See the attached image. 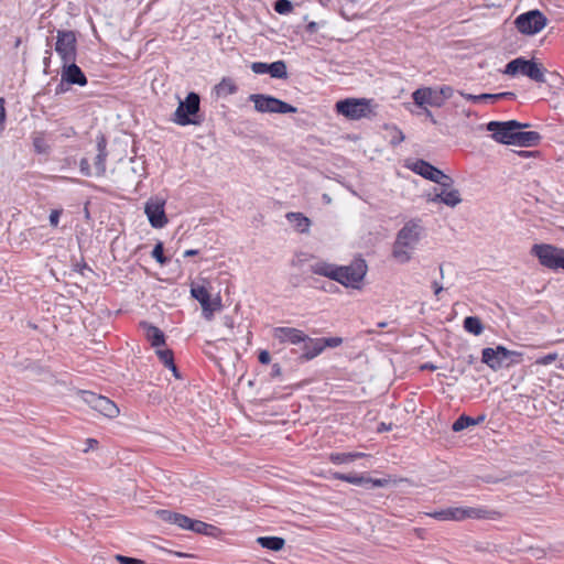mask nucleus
I'll list each match as a JSON object with an SVG mask.
<instances>
[{"instance_id": "nucleus-30", "label": "nucleus", "mask_w": 564, "mask_h": 564, "mask_svg": "<svg viewBox=\"0 0 564 564\" xmlns=\"http://www.w3.org/2000/svg\"><path fill=\"white\" fill-rule=\"evenodd\" d=\"M189 531L207 536H216L220 532L217 527L195 519L192 521Z\"/></svg>"}, {"instance_id": "nucleus-47", "label": "nucleus", "mask_w": 564, "mask_h": 564, "mask_svg": "<svg viewBox=\"0 0 564 564\" xmlns=\"http://www.w3.org/2000/svg\"><path fill=\"white\" fill-rule=\"evenodd\" d=\"M116 560L120 563V564H147L144 561L142 560H139V558H135V557H129V556H124V555H117L116 556Z\"/></svg>"}, {"instance_id": "nucleus-42", "label": "nucleus", "mask_w": 564, "mask_h": 564, "mask_svg": "<svg viewBox=\"0 0 564 564\" xmlns=\"http://www.w3.org/2000/svg\"><path fill=\"white\" fill-rule=\"evenodd\" d=\"M159 359L164 364L165 367L173 366L174 355L171 349H156Z\"/></svg>"}, {"instance_id": "nucleus-10", "label": "nucleus", "mask_w": 564, "mask_h": 564, "mask_svg": "<svg viewBox=\"0 0 564 564\" xmlns=\"http://www.w3.org/2000/svg\"><path fill=\"white\" fill-rule=\"evenodd\" d=\"M80 395L86 404L101 415L108 419H115L119 415L120 410L118 405L109 398L97 394L93 391H82Z\"/></svg>"}, {"instance_id": "nucleus-6", "label": "nucleus", "mask_w": 564, "mask_h": 564, "mask_svg": "<svg viewBox=\"0 0 564 564\" xmlns=\"http://www.w3.org/2000/svg\"><path fill=\"white\" fill-rule=\"evenodd\" d=\"M530 123L518 120L489 121L486 124L487 131L491 132V138L501 144L511 145L516 130L529 128Z\"/></svg>"}, {"instance_id": "nucleus-55", "label": "nucleus", "mask_w": 564, "mask_h": 564, "mask_svg": "<svg viewBox=\"0 0 564 564\" xmlns=\"http://www.w3.org/2000/svg\"><path fill=\"white\" fill-rule=\"evenodd\" d=\"M282 375V368L279 364H273L271 368V377H280Z\"/></svg>"}, {"instance_id": "nucleus-40", "label": "nucleus", "mask_w": 564, "mask_h": 564, "mask_svg": "<svg viewBox=\"0 0 564 564\" xmlns=\"http://www.w3.org/2000/svg\"><path fill=\"white\" fill-rule=\"evenodd\" d=\"M151 256L159 262L164 265L169 262V258L164 256V245L162 241H158L151 252Z\"/></svg>"}, {"instance_id": "nucleus-5", "label": "nucleus", "mask_w": 564, "mask_h": 564, "mask_svg": "<svg viewBox=\"0 0 564 564\" xmlns=\"http://www.w3.org/2000/svg\"><path fill=\"white\" fill-rule=\"evenodd\" d=\"M337 113L349 120H359L375 116L371 100L366 98H345L335 104Z\"/></svg>"}, {"instance_id": "nucleus-38", "label": "nucleus", "mask_w": 564, "mask_h": 564, "mask_svg": "<svg viewBox=\"0 0 564 564\" xmlns=\"http://www.w3.org/2000/svg\"><path fill=\"white\" fill-rule=\"evenodd\" d=\"M505 352H507L503 357L507 361L506 368H510L514 365H518L522 361L523 354L517 350H510L505 347Z\"/></svg>"}, {"instance_id": "nucleus-32", "label": "nucleus", "mask_w": 564, "mask_h": 564, "mask_svg": "<svg viewBox=\"0 0 564 564\" xmlns=\"http://www.w3.org/2000/svg\"><path fill=\"white\" fill-rule=\"evenodd\" d=\"M464 329L475 336H479L484 332V325L478 316H467L463 322Z\"/></svg>"}, {"instance_id": "nucleus-57", "label": "nucleus", "mask_w": 564, "mask_h": 564, "mask_svg": "<svg viewBox=\"0 0 564 564\" xmlns=\"http://www.w3.org/2000/svg\"><path fill=\"white\" fill-rule=\"evenodd\" d=\"M423 113L426 116V118L433 123L436 124L437 120L435 119L433 112L429 108H422Z\"/></svg>"}, {"instance_id": "nucleus-61", "label": "nucleus", "mask_w": 564, "mask_h": 564, "mask_svg": "<svg viewBox=\"0 0 564 564\" xmlns=\"http://www.w3.org/2000/svg\"><path fill=\"white\" fill-rule=\"evenodd\" d=\"M167 368L173 372V376L176 378V379H180L181 378V375L178 372V369L175 365V362L173 361V366H167Z\"/></svg>"}, {"instance_id": "nucleus-39", "label": "nucleus", "mask_w": 564, "mask_h": 564, "mask_svg": "<svg viewBox=\"0 0 564 564\" xmlns=\"http://www.w3.org/2000/svg\"><path fill=\"white\" fill-rule=\"evenodd\" d=\"M466 507H449L447 508V521H463L466 520Z\"/></svg>"}, {"instance_id": "nucleus-1", "label": "nucleus", "mask_w": 564, "mask_h": 564, "mask_svg": "<svg viewBox=\"0 0 564 564\" xmlns=\"http://www.w3.org/2000/svg\"><path fill=\"white\" fill-rule=\"evenodd\" d=\"M423 227L419 219H411L398 231L392 246L391 257L400 264L408 263L419 245Z\"/></svg>"}, {"instance_id": "nucleus-3", "label": "nucleus", "mask_w": 564, "mask_h": 564, "mask_svg": "<svg viewBox=\"0 0 564 564\" xmlns=\"http://www.w3.org/2000/svg\"><path fill=\"white\" fill-rule=\"evenodd\" d=\"M503 74L511 77L523 75L531 80L543 84L545 83V68L542 67L534 58L517 57L508 62L505 66Z\"/></svg>"}, {"instance_id": "nucleus-20", "label": "nucleus", "mask_w": 564, "mask_h": 564, "mask_svg": "<svg viewBox=\"0 0 564 564\" xmlns=\"http://www.w3.org/2000/svg\"><path fill=\"white\" fill-rule=\"evenodd\" d=\"M156 516L160 520L166 523L175 524L183 530H191L193 519L185 514L173 512L167 509H160L156 511Z\"/></svg>"}, {"instance_id": "nucleus-53", "label": "nucleus", "mask_w": 564, "mask_h": 564, "mask_svg": "<svg viewBox=\"0 0 564 564\" xmlns=\"http://www.w3.org/2000/svg\"><path fill=\"white\" fill-rule=\"evenodd\" d=\"M258 360L262 365H267L271 360L270 352L268 350H261L258 356Z\"/></svg>"}, {"instance_id": "nucleus-62", "label": "nucleus", "mask_w": 564, "mask_h": 564, "mask_svg": "<svg viewBox=\"0 0 564 564\" xmlns=\"http://www.w3.org/2000/svg\"><path fill=\"white\" fill-rule=\"evenodd\" d=\"M402 481H403V479H397V478L392 477V475H390V479H389L390 488L397 487Z\"/></svg>"}, {"instance_id": "nucleus-49", "label": "nucleus", "mask_w": 564, "mask_h": 564, "mask_svg": "<svg viewBox=\"0 0 564 564\" xmlns=\"http://www.w3.org/2000/svg\"><path fill=\"white\" fill-rule=\"evenodd\" d=\"M79 170H80V173L84 175V176H90L93 173H91V169H90V164L88 162V160L86 158H83L79 162Z\"/></svg>"}, {"instance_id": "nucleus-23", "label": "nucleus", "mask_w": 564, "mask_h": 564, "mask_svg": "<svg viewBox=\"0 0 564 564\" xmlns=\"http://www.w3.org/2000/svg\"><path fill=\"white\" fill-rule=\"evenodd\" d=\"M541 140L542 135L538 131H522L520 129L514 131L511 145L531 148L538 145Z\"/></svg>"}, {"instance_id": "nucleus-41", "label": "nucleus", "mask_w": 564, "mask_h": 564, "mask_svg": "<svg viewBox=\"0 0 564 564\" xmlns=\"http://www.w3.org/2000/svg\"><path fill=\"white\" fill-rule=\"evenodd\" d=\"M274 10L279 14H289L293 11V4L290 0H276L274 2Z\"/></svg>"}, {"instance_id": "nucleus-21", "label": "nucleus", "mask_w": 564, "mask_h": 564, "mask_svg": "<svg viewBox=\"0 0 564 564\" xmlns=\"http://www.w3.org/2000/svg\"><path fill=\"white\" fill-rule=\"evenodd\" d=\"M97 154L94 159L95 175L104 176L106 174V161L108 156L107 140L105 135L100 134L97 138Z\"/></svg>"}, {"instance_id": "nucleus-35", "label": "nucleus", "mask_w": 564, "mask_h": 564, "mask_svg": "<svg viewBox=\"0 0 564 564\" xmlns=\"http://www.w3.org/2000/svg\"><path fill=\"white\" fill-rule=\"evenodd\" d=\"M215 89L218 96H228L237 91V86L231 79L224 78Z\"/></svg>"}, {"instance_id": "nucleus-18", "label": "nucleus", "mask_w": 564, "mask_h": 564, "mask_svg": "<svg viewBox=\"0 0 564 564\" xmlns=\"http://www.w3.org/2000/svg\"><path fill=\"white\" fill-rule=\"evenodd\" d=\"M458 94L464 99H466L467 101H470L473 104H480V102L495 104L499 100H503V99L516 100V98H517V95L513 91H502V93H496V94L482 93L479 95H474V94H468L463 90H459Z\"/></svg>"}, {"instance_id": "nucleus-52", "label": "nucleus", "mask_w": 564, "mask_h": 564, "mask_svg": "<svg viewBox=\"0 0 564 564\" xmlns=\"http://www.w3.org/2000/svg\"><path fill=\"white\" fill-rule=\"evenodd\" d=\"M427 516L440 521H447V508L427 513Z\"/></svg>"}, {"instance_id": "nucleus-36", "label": "nucleus", "mask_w": 564, "mask_h": 564, "mask_svg": "<svg viewBox=\"0 0 564 564\" xmlns=\"http://www.w3.org/2000/svg\"><path fill=\"white\" fill-rule=\"evenodd\" d=\"M469 426H474V417L467 414H460L452 424L453 432H462Z\"/></svg>"}, {"instance_id": "nucleus-59", "label": "nucleus", "mask_w": 564, "mask_h": 564, "mask_svg": "<svg viewBox=\"0 0 564 564\" xmlns=\"http://www.w3.org/2000/svg\"><path fill=\"white\" fill-rule=\"evenodd\" d=\"M414 532H415L416 536H417L419 539H422V540H424V539H425L426 533H427V531H426L425 529H423V528H415V529H414Z\"/></svg>"}, {"instance_id": "nucleus-22", "label": "nucleus", "mask_w": 564, "mask_h": 564, "mask_svg": "<svg viewBox=\"0 0 564 564\" xmlns=\"http://www.w3.org/2000/svg\"><path fill=\"white\" fill-rule=\"evenodd\" d=\"M334 478L338 480H343L357 486H365L367 488L371 487H381L386 480L377 479L373 480L371 478L365 477L358 474H341L335 473Z\"/></svg>"}, {"instance_id": "nucleus-13", "label": "nucleus", "mask_w": 564, "mask_h": 564, "mask_svg": "<svg viewBox=\"0 0 564 564\" xmlns=\"http://www.w3.org/2000/svg\"><path fill=\"white\" fill-rule=\"evenodd\" d=\"M413 102L420 108L435 107L441 108L444 106L437 87H421L412 93Z\"/></svg>"}, {"instance_id": "nucleus-33", "label": "nucleus", "mask_w": 564, "mask_h": 564, "mask_svg": "<svg viewBox=\"0 0 564 564\" xmlns=\"http://www.w3.org/2000/svg\"><path fill=\"white\" fill-rule=\"evenodd\" d=\"M364 456H365V454L359 453V452L332 453L329 455V460L334 464L340 465V464H348V463L355 462L356 459L361 458Z\"/></svg>"}, {"instance_id": "nucleus-17", "label": "nucleus", "mask_w": 564, "mask_h": 564, "mask_svg": "<svg viewBox=\"0 0 564 564\" xmlns=\"http://www.w3.org/2000/svg\"><path fill=\"white\" fill-rule=\"evenodd\" d=\"M62 82H66L68 85L86 86L87 77L80 67L76 64V61L62 63Z\"/></svg>"}, {"instance_id": "nucleus-25", "label": "nucleus", "mask_w": 564, "mask_h": 564, "mask_svg": "<svg viewBox=\"0 0 564 564\" xmlns=\"http://www.w3.org/2000/svg\"><path fill=\"white\" fill-rule=\"evenodd\" d=\"M302 343L303 352L300 356V359L303 361H310L324 351L322 338H311L307 335V338H305V340H303Z\"/></svg>"}, {"instance_id": "nucleus-46", "label": "nucleus", "mask_w": 564, "mask_h": 564, "mask_svg": "<svg viewBox=\"0 0 564 564\" xmlns=\"http://www.w3.org/2000/svg\"><path fill=\"white\" fill-rule=\"evenodd\" d=\"M323 348H335L341 345L343 338L341 337H329V338H322Z\"/></svg>"}, {"instance_id": "nucleus-4", "label": "nucleus", "mask_w": 564, "mask_h": 564, "mask_svg": "<svg viewBox=\"0 0 564 564\" xmlns=\"http://www.w3.org/2000/svg\"><path fill=\"white\" fill-rule=\"evenodd\" d=\"M543 268L552 271L564 270V248L552 243H534L530 250Z\"/></svg>"}, {"instance_id": "nucleus-14", "label": "nucleus", "mask_w": 564, "mask_h": 564, "mask_svg": "<svg viewBox=\"0 0 564 564\" xmlns=\"http://www.w3.org/2000/svg\"><path fill=\"white\" fill-rule=\"evenodd\" d=\"M404 166L423 178L435 182L444 176V172L423 159L406 160Z\"/></svg>"}, {"instance_id": "nucleus-54", "label": "nucleus", "mask_w": 564, "mask_h": 564, "mask_svg": "<svg viewBox=\"0 0 564 564\" xmlns=\"http://www.w3.org/2000/svg\"><path fill=\"white\" fill-rule=\"evenodd\" d=\"M4 121H6L4 99L0 98V128H3Z\"/></svg>"}, {"instance_id": "nucleus-19", "label": "nucleus", "mask_w": 564, "mask_h": 564, "mask_svg": "<svg viewBox=\"0 0 564 564\" xmlns=\"http://www.w3.org/2000/svg\"><path fill=\"white\" fill-rule=\"evenodd\" d=\"M427 202L432 203H442L448 207H455L462 202L460 193L458 189H442L437 192V188L434 187V194L429 193L426 195Z\"/></svg>"}, {"instance_id": "nucleus-16", "label": "nucleus", "mask_w": 564, "mask_h": 564, "mask_svg": "<svg viewBox=\"0 0 564 564\" xmlns=\"http://www.w3.org/2000/svg\"><path fill=\"white\" fill-rule=\"evenodd\" d=\"M272 337L280 344L297 345L305 340L307 335L294 327L279 326L272 329Z\"/></svg>"}, {"instance_id": "nucleus-64", "label": "nucleus", "mask_w": 564, "mask_h": 564, "mask_svg": "<svg viewBox=\"0 0 564 564\" xmlns=\"http://www.w3.org/2000/svg\"><path fill=\"white\" fill-rule=\"evenodd\" d=\"M64 83L65 82H62L56 86V89H55V93L58 95V94H63L66 91V88L64 87Z\"/></svg>"}, {"instance_id": "nucleus-9", "label": "nucleus", "mask_w": 564, "mask_h": 564, "mask_svg": "<svg viewBox=\"0 0 564 564\" xmlns=\"http://www.w3.org/2000/svg\"><path fill=\"white\" fill-rule=\"evenodd\" d=\"M55 52L64 62L76 61L77 58V36L74 31L70 30H57Z\"/></svg>"}, {"instance_id": "nucleus-12", "label": "nucleus", "mask_w": 564, "mask_h": 564, "mask_svg": "<svg viewBox=\"0 0 564 564\" xmlns=\"http://www.w3.org/2000/svg\"><path fill=\"white\" fill-rule=\"evenodd\" d=\"M165 200L159 197L150 198L144 205V213L153 228H163L167 224Z\"/></svg>"}, {"instance_id": "nucleus-24", "label": "nucleus", "mask_w": 564, "mask_h": 564, "mask_svg": "<svg viewBox=\"0 0 564 564\" xmlns=\"http://www.w3.org/2000/svg\"><path fill=\"white\" fill-rule=\"evenodd\" d=\"M465 514H466V519H477V520L497 521L502 518V513L500 511L489 509L485 506L466 507Z\"/></svg>"}, {"instance_id": "nucleus-58", "label": "nucleus", "mask_w": 564, "mask_h": 564, "mask_svg": "<svg viewBox=\"0 0 564 564\" xmlns=\"http://www.w3.org/2000/svg\"><path fill=\"white\" fill-rule=\"evenodd\" d=\"M432 288L434 290V294L435 295H438L444 289H443V285L440 284L437 281H433L432 282Z\"/></svg>"}, {"instance_id": "nucleus-2", "label": "nucleus", "mask_w": 564, "mask_h": 564, "mask_svg": "<svg viewBox=\"0 0 564 564\" xmlns=\"http://www.w3.org/2000/svg\"><path fill=\"white\" fill-rule=\"evenodd\" d=\"M200 111V97L191 91L184 100H180L174 112L173 121L180 126H199L203 122Z\"/></svg>"}, {"instance_id": "nucleus-7", "label": "nucleus", "mask_w": 564, "mask_h": 564, "mask_svg": "<svg viewBox=\"0 0 564 564\" xmlns=\"http://www.w3.org/2000/svg\"><path fill=\"white\" fill-rule=\"evenodd\" d=\"M249 100L254 104V109L261 113H294L297 108L270 95L251 94Z\"/></svg>"}, {"instance_id": "nucleus-31", "label": "nucleus", "mask_w": 564, "mask_h": 564, "mask_svg": "<svg viewBox=\"0 0 564 564\" xmlns=\"http://www.w3.org/2000/svg\"><path fill=\"white\" fill-rule=\"evenodd\" d=\"M257 542L261 547L275 552L281 551L285 545V540L280 536H259Z\"/></svg>"}, {"instance_id": "nucleus-34", "label": "nucleus", "mask_w": 564, "mask_h": 564, "mask_svg": "<svg viewBox=\"0 0 564 564\" xmlns=\"http://www.w3.org/2000/svg\"><path fill=\"white\" fill-rule=\"evenodd\" d=\"M271 77L278 78V79H285L288 78V67L284 61H275L273 63H270L269 65V73Z\"/></svg>"}, {"instance_id": "nucleus-63", "label": "nucleus", "mask_w": 564, "mask_h": 564, "mask_svg": "<svg viewBox=\"0 0 564 564\" xmlns=\"http://www.w3.org/2000/svg\"><path fill=\"white\" fill-rule=\"evenodd\" d=\"M518 153L522 158H531V156H534L535 152L522 150V151H519Z\"/></svg>"}, {"instance_id": "nucleus-43", "label": "nucleus", "mask_w": 564, "mask_h": 564, "mask_svg": "<svg viewBox=\"0 0 564 564\" xmlns=\"http://www.w3.org/2000/svg\"><path fill=\"white\" fill-rule=\"evenodd\" d=\"M403 132L395 126H390V144L397 145L404 140Z\"/></svg>"}, {"instance_id": "nucleus-50", "label": "nucleus", "mask_w": 564, "mask_h": 564, "mask_svg": "<svg viewBox=\"0 0 564 564\" xmlns=\"http://www.w3.org/2000/svg\"><path fill=\"white\" fill-rule=\"evenodd\" d=\"M556 358H557L556 354H547L545 356L540 357L536 360V364L542 365V366H547V365H551L553 361H555Z\"/></svg>"}, {"instance_id": "nucleus-26", "label": "nucleus", "mask_w": 564, "mask_h": 564, "mask_svg": "<svg viewBox=\"0 0 564 564\" xmlns=\"http://www.w3.org/2000/svg\"><path fill=\"white\" fill-rule=\"evenodd\" d=\"M191 294L196 301L199 302L205 317L210 318L214 310L212 307L210 294L207 289L200 285L192 286Z\"/></svg>"}, {"instance_id": "nucleus-8", "label": "nucleus", "mask_w": 564, "mask_h": 564, "mask_svg": "<svg viewBox=\"0 0 564 564\" xmlns=\"http://www.w3.org/2000/svg\"><path fill=\"white\" fill-rule=\"evenodd\" d=\"M547 24L545 14L538 10H529L518 15L514 20L517 30L524 35H535Z\"/></svg>"}, {"instance_id": "nucleus-51", "label": "nucleus", "mask_w": 564, "mask_h": 564, "mask_svg": "<svg viewBox=\"0 0 564 564\" xmlns=\"http://www.w3.org/2000/svg\"><path fill=\"white\" fill-rule=\"evenodd\" d=\"M62 210L61 209H53L50 214V225L52 227H57L59 223Z\"/></svg>"}, {"instance_id": "nucleus-11", "label": "nucleus", "mask_w": 564, "mask_h": 564, "mask_svg": "<svg viewBox=\"0 0 564 564\" xmlns=\"http://www.w3.org/2000/svg\"><path fill=\"white\" fill-rule=\"evenodd\" d=\"M367 272L365 260L357 259L350 265L339 268L337 282L345 285L356 288L364 279Z\"/></svg>"}, {"instance_id": "nucleus-45", "label": "nucleus", "mask_w": 564, "mask_h": 564, "mask_svg": "<svg viewBox=\"0 0 564 564\" xmlns=\"http://www.w3.org/2000/svg\"><path fill=\"white\" fill-rule=\"evenodd\" d=\"M269 65L270 64L263 62H253L250 67L254 74H268Z\"/></svg>"}, {"instance_id": "nucleus-60", "label": "nucleus", "mask_w": 564, "mask_h": 564, "mask_svg": "<svg viewBox=\"0 0 564 564\" xmlns=\"http://www.w3.org/2000/svg\"><path fill=\"white\" fill-rule=\"evenodd\" d=\"M436 368L437 367L432 362H425V364L421 365V367H420L421 370H431V371L436 370Z\"/></svg>"}, {"instance_id": "nucleus-28", "label": "nucleus", "mask_w": 564, "mask_h": 564, "mask_svg": "<svg viewBox=\"0 0 564 564\" xmlns=\"http://www.w3.org/2000/svg\"><path fill=\"white\" fill-rule=\"evenodd\" d=\"M339 268L340 267H338V265L321 261V262H316V263L312 264L311 271L314 274L327 276L337 282Z\"/></svg>"}, {"instance_id": "nucleus-44", "label": "nucleus", "mask_w": 564, "mask_h": 564, "mask_svg": "<svg viewBox=\"0 0 564 564\" xmlns=\"http://www.w3.org/2000/svg\"><path fill=\"white\" fill-rule=\"evenodd\" d=\"M440 93L441 99L445 105L446 100L451 99L455 93L454 88L449 85L436 86Z\"/></svg>"}, {"instance_id": "nucleus-37", "label": "nucleus", "mask_w": 564, "mask_h": 564, "mask_svg": "<svg viewBox=\"0 0 564 564\" xmlns=\"http://www.w3.org/2000/svg\"><path fill=\"white\" fill-rule=\"evenodd\" d=\"M34 151L39 154H46L50 152V145L47 144L43 133H36L32 138Z\"/></svg>"}, {"instance_id": "nucleus-48", "label": "nucleus", "mask_w": 564, "mask_h": 564, "mask_svg": "<svg viewBox=\"0 0 564 564\" xmlns=\"http://www.w3.org/2000/svg\"><path fill=\"white\" fill-rule=\"evenodd\" d=\"M434 183L441 185L442 189L449 191L448 188H451L452 185L454 184V180L449 175L444 173V176L438 178V181H435Z\"/></svg>"}, {"instance_id": "nucleus-56", "label": "nucleus", "mask_w": 564, "mask_h": 564, "mask_svg": "<svg viewBox=\"0 0 564 564\" xmlns=\"http://www.w3.org/2000/svg\"><path fill=\"white\" fill-rule=\"evenodd\" d=\"M51 56H52V51H51V50H46V51H45V57H44V59H43V64H44V72H45V73H46L47 68L50 67Z\"/></svg>"}, {"instance_id": "nucleus-27", "label": "nucleus", "mask_w": 564, "mask_h": 564, "mask_svg": "<svg viewBox=\"0 0 564 564\" xmlns=\"http://www.w3.org/2000/svg\"><path fill=\"white\" fill-rule=\"evenodd\" d=\"M140 327L143 329L145 338L153 347L160 348L165 345V335L159 327L144 321L140 323Z\"/></svg>"}, {"instance_id": "nucleus-29", "label": "nucleus", "mask_w": 564, "mask_h": 564, "mask_svg": "<svg viewBox=\"0 0 564 564\" xmlns=\"http://www.w3.org/2000/svg\"><path fill=\"white\" fill-rule=\"evenodd\" d=\"M286 219L294 226V228L299 232H308L311 227V219L304 216L302 213L290 212L286 214Z\"/></svg>"}, {"instance_id": "nucleus-15", "label": "nucleus", "mask_w": 564, "mask_h": 564, "mask_svg": "<svg viewBox=\"0 0 564 564\" xmlns=\"http://www.w3.org/2000/svg\"><path fill=\"white\" fill-rule=\"evenodd\" d=\"M506 354L503 345H497L495 348L486 347L481 350V362L491 370L498 371L506 368L507 361L503 357Z\"/></svg>"}]
</instances>
